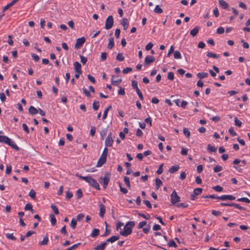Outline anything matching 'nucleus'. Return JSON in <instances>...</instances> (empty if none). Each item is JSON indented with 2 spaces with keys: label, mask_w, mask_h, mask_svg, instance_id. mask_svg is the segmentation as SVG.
I'll return each mask as SVG.
<instances>
[{
  "label": "nucleus",
  "mask_w": 250,
  "mask_h": 250,
  "mask_svg": "<svg viewBox=\"0 0 250 250\" xmlns=\"http://www.w3.org/2000/svg\"><path fill=\"white\" fill-rule=\"evenodd\" d=\"M200 29L199 27L198 26H195L193 29H192L190 32V34L193 37H195L198 34L199 30Z\"/></svg>",
  "instance_id": "nucleus-16"
},
{
  "label": "nucleus",
  "mask_w": 250,
  "mask_h": 250,
  "mask_svg": "<svg viewBox=\"0 0 250 250\" xmlns=\"http://www.w3.org/2000/svg\"><path fill=\"white\" fill-rule=\"evenodd\" d=\"M203 189L202 188H198L194 189L193 193L196 195H200L202 192Z\"/></svg>",
  "instance_id": "nucleus-38"
},
{
  "label": "nucleus",
  "mask_w": 250,
  "mask_h": 250,
  "mask_svg": "<svg viewBox=\"0 0 250 250\" xmlns=\"http://www.w3.org/2000/svg\"><path fill=\"white\" fill-rule=\"evenodd\" d=\"M131 85L133 89L136 90L138 88V83L136 81H132Z\"/></svg>",
  "instance_id": "nucleus-54"
},
{
  "label": "nucleus",
  "mask_w": 250,
  "mask_h": 250,
  "mask_svg": "<svg viewBox=\"0 0 250 250\" xmlns=\"http://www.w3.org/2000/svg\"><path fill=\"white\" fill-rule=\"evenodd\" d=\"M213 188L217 192H221L223 190V188L221 186L217 185Z\"/></svg>",
  "instance_id": "nucleus-57"
},
{
  "label": "nucleus",
  "mask_w": 250,
  "mask_h": 250,
  "mask_svg": "<svg viewBox=\"0 0 250 250\" xmlns=\"http://www.w3.org/2000/svg\"><path fill=\"white\" fill-rule=\"evenodd\" d=\"M111 108V105H109L104 111L103 116V119L104 120L106 118L107 113L108 111Z\"/></svg>",
  "instance_id": "nucleus-27"
},
{
  "label": "nucleus",
  "mask_w": 250,
  "mask_h": 250,
  "mask_svg": "<svg viewBox=\"0 0 250 250\" xmlns=\"http://www.w3.org/2000/svg\"><path fill=\"white\" fill-rule=\"evenodd\" d=\"M100 207V213L99 216L101 217H103L105 212V207L104 204H100L99 205Z\"/></svg>",
  "instance_id": "nucleus-15"
},
{
  "label": "nucleus",
  "mask_w": 250,
  "mask_h": 250,
  "mask_svg": "<svg viewBox=\"0 0 250 250\" xmlns=\"http://www.w3.org/2000/svg\"><path fill=\"white\" fill-rule=\"evenodd\" d=\"M76 225L77 221L74 218H73L71 221L70 226L73 229H75L76 227Z\"/></svg>",
  "instance_id": "nucleus-41"
},
{
  "label": "nucleus",
  "mask_w": 250,
  "mask_h": 250,
  "mask_svg": "<svg viewBox=\"0 0 250 250\" xmlns=\"http://www.w3.org/2000/svg\"><path fill=\"white\" fill-rule=\"evenodd\" d=\"M96 132V128L95 126H92L90 130V134L92 136H94Z\"/></svg>",
  "instance_id": "nucleus-59"
},
{
  "label": "nucleus",
  "mask_w": 250,
  "mask_h": 250,
  "mask_svg": "<svg viewBox=\"0 0 250 250\" xmlns=\"http://www.w3.org/2000/svg\"><path fill=\"white\" fill-rule=\"evenodd\" d=\"M171 198V203L173 205H175V204L179 202L180 201V198L178 195L177 192L175 190H173L170 195Z\"/></svg>",
  "instance_id": "nucleus-6"
},
{
  "label": "nucleus",
  "mask_w": 250,
  "mask_h": 250,
  "mask_svg": "<svg viewBox=\"0 0 250 250\" xmlns=\"http://www.w3.org/2000/svg\"><path fill=\"white\" fill-rule=\"evenodd\" d=\"M116 60L119 61H123L124 60V57L122 53H119L116 56Z\"/></svg>",
  "instance_id": "nucleus-44"
},
{
  "label": "nucleus",
  "mask_w": 250,
  "mask_h": 250,
  "mask_svg": "<svg viewBox=\"0 0 250 250\" xmlns=\"http://www.w3.org/2000/svg\"><path fill=\"white\" fill-rule=\"evenodd\" d=\"M216 199L222 201H225L227 200H233L235 199V198L234 196L231 195H223L221 196H217Z\"/></svg>",
  "instance_id": "nucleus-9"
},
{
  "label": "nucleus",
  "mask_w": 250,
  "mask_h": 250,
  "mask_svg": "<svg viewBox=\"0 0 250 250\" xmlns=\"http://www.w3.org/2000/svg\"><path fill=\"white\" fill-rule=\"evenodd\" d=\"M99 234V229H94L92 230V232L91 234V236L92 237H97Z\"/></svg>",
  "instance_id": "nucleus-29"
},
{
  "label": "nucleus",
  "mask_w": 250,
  "mask_h": 250,
  "mask_svg": "<svg viewBox=\"0 0 250 250\" xmlns=\"http://www.w3.org/2000/svg\"><path fill=\"white\" fill-rule=\"evenodd\" d=\"M113 23L114 20L113 16L111 15L109 16L106 19L104 27L105 29H106V30H109L111 29L113 25Z\"/></svg>",
  "instance_id": "nucleus-4"
},
{
  "label": "nucleus",
  "mask_w": 250,
  "mask_h": 250,
  "mask_svg": "<svg viewBox=\"0 0 250 250\" xmlns=\"http://www.w3.org/2000/svg\"><path fill=\"white\" fill-rule=\"evenodd\" d=\"M119 187L121 192H122L124 194H126L127 193V189L125 188L122 187L120 184H119Z\"/></svg>",
  "instance_id": "nucleus-58"
},
{
  "label": "nucleus",
  "mask_w": 250,
  "mask_h": 250,
  "mask_svg": "<svg viewBox=\"0 0 250 250\" xmlns=\"http://www.w3.org/2000/svg\"><path fill=\"white\" fill-rule=\"evenodd\" d=\"M207 56L209 58H218L219 57V55L216 54L213 52H209L207 53Z\"/></svg>",
  "instance_id": "nucleus-30"
},
{
  "label": "nucleus",
  "mask_w": 250,
  "mask_h": 250,
  "mask_svg": "<svg viewBox=\"0 0 250 250\" xmlns=\"http://www.w3.org/2000/svg\"><path fill=\"white\" fill-rule=\"evenodd\" d=\"M234 123H235V125L236 126L240 127L242 125V122L240 121H239L237 117H235L234 118Z\"/></svg>",
  "instance_id": "nucleus-49"
},
{
  "label": "nucleus",
  "mask_w": 250,
  "mask_h": 250,
  "mask_svg": "<svg viewBox=\"0 0 250 250\" xmlns=\"http://www.w3.org/2000/svg\"><path fill=\"white\" fill-rule=\"evenodd\" d=\"M232 207H234L237 208H238L240 210H245L246 209V208H245L244 207H243L241 206H240V205L239 204H235V203H232Z\"/></svg>",
  "instance_id": "nucleus-53"
},
{
  "label": "nucleus",
  "mask_w": 250,
  "mask_h": 250,
  "mask_svg": "<svg viewBox=\"0 0 250 250\" xmlns=\"http://www.w3.org/2000/svg\"><path fill=\"white\" fill-rule=\"evenodd\" d=\"M106 246V242H104L94 248V250H104Z\"/></svg>",
  "instance_id": "nucleus-19"
},
{
  "label": "nucleus",
  "mask_w": 250,
  "mask_h": 250,
  "mask_svg": "<svg viewBox=\"0 0 250 250\" xmlns=\"http://www.w3.org/2000/svg\"><path fill=\"white\" fill-rule=\"evenodd\" d=\"M219 3L222 8L227 9L229 7L228 3L224 0H219Z\"/></svg>",
  "instance_id": "nucleus-21"
},
{
  "label": "nucleus",
  "mask_w": 250,
  "mask_h": 250,
  "mask_svg": "<svg viewBox=\"0 0 250 250\" xmlns=\"http://www.w3.org/2000/svg\"><path fill=\"white\" fill-rule=\"evenodd\" d=\"M225 29L223 27H219L217 28L216 33L218 34H221L224 32Z\"/></svg>",
  "instance_id": "nucleus-56"
},
{
  "label": "nucleus",
  "mask_w": 250,
  "mask_h": 250,
  "mask_svg": "<svg viewBox=\"0 0 250 250\" xmlns=\"http://www.w3.org/2000/svg\"><path fill=\"white\" fill-rule=\"evenodd\" d=\"M4 139L3 143L7 144L9 146H10L12 148L15 149L16 150H19L20 148L15 143V142L12 141L11 139L8 138V137H3Z\"/></svg>",
  "instance_id": "nucleus-3"
},
{
  "label": "nucleus",
  "mask_w": 250,
  "mask_h": 250,
  "mask_svg": "<svg viewBox=\"0 0 250 250\" xmlns=\"http://www.w3.org/2000/svg\"><path fill=\"white\" fill-rule=\"evenodd\" d=\"M81 62L84 65L87 61V58L83 56H80Z\"/></svg>",
  "instance_id": "nucleus-61"
},
{
  "label": "nucleus",
  "mask_w": 250,
  "mask_h": 250,
  "mask_svg": "<svg viewBox=\"0 0 250 250\" xmlns=\"http://www.w3.org/2000/svg\"><path fill=\"white\" fill-rule=\"evenodd\" d=\"M24 209L25 210L31 211L32 213H34V210L33 209V206H32V204L30 203L26 204L24 207Z\"/></svg>",
  "instance_id": "nucleus-24"
},
{
  "label": "nucleus",
  "mask_w": 250,
  "mask_h": 250,
  "mask_svg": "<svg viewBox=\"0 0 250 250\" xmlns=\"http://www.w3.org/2000/svg\"><path fill=\"white\" fill-rule=\"evenodd\" d=\"M174 57L176 59H180L182 58V56L179 51H175L174 52Z\"/></svg>",
  "instance_id": "nucleus-36"
},
{
  "label": "nucleus",
  "mask_w": 250,
  "mask_h": 250,
  "mask_svg": "<svg viewBox=\"0 0 250 250\" xmlns=\"http://www.w3.org/2000/svg\"><path fill=\"white\" fill-rule=\"evenodd\" d=\"M229 133L232 135L233 136H235L237 135L236 133L234 131V129L232 127H231L229 129Z\"/></svg>",
  "instance_id": "nucleus-55"
},
{
  "label": "nucleus",
  "mask_w": 250,
  "mask_h": 250,
  "mask_svg": "<svg viewBox=\"0 0 250 250\" xmlns=\"http://www.w3.org/2000/svg\"><path fill=\"white\" fill-rule=\"evenodd\" d=\"M124 181H125L126 186L129 188H130L131 186H130V182H129V178L127 176L124 177Z\"/></svg>",
  "instance_id": "nucleus-37"
},
{
  "label": "nucleus",
  "mask_w": 250,
  "mask_h": 250,
  "mask_svg": "<svg viewBox=\"0 0 250 250\" xmlns=\"http://www.w3.org/2000/svg\"><path fill=\"white\" fill-rule=\"evenodd\" d=\"M121 24L123 26L124 29L126 30L128 28L129 25V22L127 19L125 18H123L121 21Z\"/></svg>",
  "instance_id": "nucleus-13"
},
{
  "label": "nucleus",
  "mask_w": 250,
  "mask_h": 250,
  "mask_svg": "<svg viewBox=\"0 0 250 250\" xmlns=\"http://www.w3.org/2000/svg\"><path fill=\"white\" fill-rule=\"evenodd\" d=\"M114 46V40L113 37H111L109 39V42L107 45V48L109 49H112Z\"/></svg>",
  "instance_id": "nucleus-20"
},
{
  "label": "nucleus",
  "mask_w": 250,
  "mask_h": 250,
  "mask_svg": "<svg viewBox=\"0 0 250 250\" xmlns=\"http://www.w3.org/2000/svg\"><path fill=\"white\" fill-rule=\"evenodd\" d=\"M29 112L31 115H35L37 114L38 113L39 110L36 109L35 107L33 106H30L29 108Z\"/></svg>",
  "instance_id": "nucleus-18"
},
{
  "label": "nucleus",
  "mask_w": 250,
  "mask_h": 250,
  "mask_svg": "<svg viewBox=\"0 0 250 250\" xmlns=\"http://www.w3.org/2000/svg\"><path fill=\"white\" fill-rule=\"evenodd\" d=\"M50 221H51V223L52 225L55 226L56 224L57 221H56V219L55 218L54 215H53V214H51L50 215Z\"/></svg>",
  "instance_id": "nucleus-31"
},
{
  "label": "nucleus",
  "mask_w": 250,
  "mask_h": 250,
  "mask_svg": "<svg viewBox=\"0 0 250 250\" xmlns=\"http://www.w3.org/2000/svg\"><path fill=\"white\" fill-rule=\"evenodd\" d=\"M106 158L107 156L102 154L98 160L96 167H102L106 162Z\"/></svg>",
  "instance_id": "nucleus-8"
},
{
  "label": "nucleus",
  "mask_w": 250,
  "mask_h": 250,
  "mask_svg": "<svg viewBox=\"0 0 250 250\" xmlns=\"http://www.w3.org/2000/svg\"><path fill=\"white\" fill-rule=\"evenodd\" d=\"M135 223L133 221H129L124 226V229L120 231V234L124 236H127L130 234L132 231V228L134 227Z\"/></svg>",
  "instance_id": "nucleus-1"
},
{
  "label": "nucleus",
  "mask_w": 250,
  "mask_h": 250,
  "mask_svg": "<svg viewBox=\"0 0 250 250\" xmlns=\"http://www.w3.org/2000/svg\"><path fill=\"white\" fill-rule=\"evenodd\" d=\"M120 239V236L119 235H114L111 236L110 238L107 239L105 242H111L113 243L116 241L119 240Z\"/></svg>",
  "instance_id": "nucleus-17"
},
{
  "label": "nucleus",
  "mask_w": 250,
  "mask_h": 250,
  "mask_svg": "<svg viewBox=\"0 0 250 250\" xmlns=\"http://www.w3.org/2000/svg\"><path fill=\"white\" fill-rule=\"evenodd\" d=\"M6 237L7 239L15 241L17 238L13 235V233H6Z\"/></svg>",
  "instance_id": "nucleus-34"
},
{
  "label": "nucleus",
  "mask_w": 250,
  "mask_h": 250,
  "mask_svg": "<svg viewBox=\"0 0 250 250\" xmlns=\"http://www.w3.org/2000/svg\"><path fill=\"white\" fill-rule=\"evenodd\" d=\"M197 76L198 78L202 79L208 77V74L206 72H199L197 73Z\"/></svg>",
  "instance_id": "nucleus-23"
},
{
  "label": "nucleus",
  "mask_w": 250,
  "mask_h": 250,
  "mask_svg": "<svg viewBox=\"0 0 250 250\" xmlns=\"http://www.w3.org/2000/svg\"><path fill=\"white\" fill-rule=\"evenodd\" d=\"M154 12L157 14H161L163 12V9L159 7V5H156L154 9Z\"/></svg>",
  "instance_id": "nucleus-32"
},
{
  "label": "nucleus",
  "mask_w": 250,
  "mask_h": 250,
  "mask_svg": "<svg viewBox=\"0 0 250 250\" xmlns=\"http://www.w3.org/2000/svg\"><path fill=\"white\" fill-rule=\"evenodd\" d=\"M93 108L94 110L96 111L99 109V102L97 101H94L92 105Z\"/></svg>",
  "instance_id": "nucleus-35"
},
{
  "label": "nucleus",
  "mask_w": 250,
  "mask_h": 250,
  "mask_svg": "<svg viewBox=\"0 0 250 250\" xmlns=\"http://www.w3.org/2000/svg\"><path fill=\"white\" fill-rule=\"evenodd\" d=\"M107 133V129H103L101 130L100 134L102 138V139H104V136L106 135Z\"/></svg>",
  "instance_id": "nucleus-46"
},
{
  "label": "nucleus",
  "mask_w": 250,
  "mask_h": 250,
  "mask_svg": "<svg viewBox=\"0 0 250 250\" xmlns=\"http://www.w3.org/2000/svg\"><path fill=\"white\" fill-rule=\"evenodd\" d=\"M163 164H161L159 167V168L157 169L156 173L158 174H161L163 172Z\"/></svg>",
  "instance_id": "nucleus-60"
},
{
  "label": "nucleus",
  "mask_w": 250,
  "mask_h": 250,
  "mask_svg": "<svg viewBox=\"0 0 250 250\" xmlns=\"http://www.w3.org/2000/svg\"><path fill=\"white\" fill-rule=\"evenodd\" d=\"M121 79H118L117 80L114 79V76H113L111 79V84L113 85H117L118 84L122 82Z\"/></svg>",
  "instance_id": "nucleus-22"
},
{
  "label": "nucleus",
  "mask_w": 250,
  "mask_h": 250,
  "mask_svg": "<svg viewBox=\"0 0 250 250\" xmlns=\"http://www.w3.org/2000/svg\"><path fill=\"white\" fill-rule=\"evenodd\" d=\"M81 245V243H79L73 245L71 247L68 248L65 250H73L76 249L79 245Z\"/></svg>",
  "instance_id": "nucleus-52"
},
{
  "label": "nucleus",
  "mask_w": 250,
  "mask_h": 250,
  "mask_svg": "<svg viewBox=\"0 0 250 250\" xmlns=\"http://www.w3.org/2000/svg\"><path fill=\"white\" fill-rule=\"evenodd\" d=\"M222 169V167L219 165L216 166L213 168L214 172L215 173H217V172H218L221 171Z\"/></svg>",
  "instance_id": "nucleus-47"
},
{
  "label": "nucleus",
  "mask_w": 250,
  "mask_h": 250,
  "mask_svg": "<svg viewBox=\"0 0 250 250\" xmlns=\"http://www.w3.org/2000/svg\"><path fill=\"white\" fill-rule=\"evenodd\" d=\"M167 79L169 80L172 81L174 79V73L172 72H170L168 73Z\"/></svg>",
  "instance_id": "nucleus-62"
},
{
  "label": "nucleus",
  "mask_w": 250,
  "mask_h": 250,
  "mask_svg": "<svg viewBox=\"0 0 250 250\" xmlns=\"http://www.w3.org/2000/svg\"><path fill=\"white\" fill-rule=\"evenodd\" d=\"M114 141L112 138V133H109L105 140V145L106 147L111 146L113 144Z\"/></svg>",
  "instance_id": "nucleus-7"
},
{
  "label": "nucleus",
  "mask_w": 250,
  "mask_h": 250,
  "mask_svg": "<svg viewBox=\"0 0 250 250\" xmlns=\"http://www.w3.org/2000/svg\"><path fill=\"white\" fill-rule=\"evenodd\" d=\"M48 236L46 235L44 237L42 241L41 242H40L39 243V245L40 246H41V245H46L47 244L48 242Z\"/></svg>",
  "instance_id": "nucleus-26"
},
{
  "label": "nucleus",
  "mask_w": 250,
  "mask_h": 250,
  "mask_svg": "<svg viewBox=\"0 0 250 250\" xmlns=\"http://www.w3.org/2000/svg\"><path fill=\"white\" fill-rule=\"evenodd\" d=\"M83 93L85 94V95L87 97H91V94H90V92L86 89V88H85V87H83Z\"/></svg>",
  "instance_id": "nucleus-64"
},
{
  "label": "nucleus",
  "mask_w": 250,
  "mask_h": 250,
  "mask_svg": "<svg viewBox=\"0 0 250 250\" xmlns=\"http://www.w3.org/2000/svg\"><path fill=\"white\" fill-rule=\"evenodd\" d=\"M83 192L81 189H79L76 192V196L77 198L80 199L83 196Z\"/></svg>",
  "instance_id": "nucleus-50"
},
{
  "label": "nucleus",
  "mask_w": 250,
  "mask_h": 250,
  "mask_svg": "<svg viewBox=\"0 0 250 250\" xmlns=\"http://www.w3.org/2000/svg\"><path fill=\"white\" fill-rule=\"evenodd\" d=\"M85 39L84 37L80 38L77 39L75 45V48L79 49L84 43Z\"/></svg>",
  "instance_id": "nucleus-10"
},
{
  "label": "nucleus",
  "mask_w": 250,
  "mask_h": 250,
  "mask_svg": "<svg viewBox=\"0 0 250 250\" xmlns=\"http://www.w3.org/2000/svg\"><path fill=\"white\" fill-rule=\"evenodd\" d=\"M146 224L147 223L146 221L140 222L138 224V229H140L143 228L146 225Z\"/></svg>",
  "instance_id": "nucleus-51"
},
{
  "label": "nucleus",
  "mask_w": 250,
  "mask_h": 250,
  "mask_svg": "<svg viewBox=\"0 0 250 250\" xmlns=\"http://www.w3.org/2000/svg\"><path fill=\"white\" fill-rule=\"evenodd\" d=\"M36 192L33 189H31L29 193V196L33 199L36 198Z\"/></svg>",
  "instance_id": "nucleus-40"
},
{
  "label": "nucleus",
  "mask_w": 250,
  "mask_h": 250,
  "mask_svg": "<svg viewBox=\"0 0 250 250\" xmlns=\"http://www.w3.org/2000/svg\"><path fill=\"white\" fill-rule=\"evenodd\" d=\"M183 133L184 135L188 138H189L190 137V132L188 128H184L183 129Z\"/></svg>",
  "instance_id": "nucleus-42"
},
{
  "label": "nucleus",
  "mask_w": 250,
  "mask_h": 250,
  "mask_svg": "<svg viewBox=\"0 0 250 250\" xmlns=\"http://www.w3.org/2000/svg\"><path fill=\"white\" fill-rule=\"evenodd\" d=\"M180 167L178 165L173 166L169 169V172L170 173H174L175 172L178 171Z\"/></svg>",
  "instance_id": "nucleus-25"
},
{
  "label": "nucleus",
  "mask_w": 250,
  "mask_h": 250,
  "mask_svg": "<svg viewBox=\"0 0 250 250\" xmlns=\"http://www.w3.org/2000/svg\"><path fill=\"white\" fill-rule=\"evenodd\" d=\"M237 200L238 202H245L246 203H250V200L246 197H242V198H238Z\"/></svg>",
  "instance_id": "nucleus-39"
},
{
  "label": "nucleus",
  "mask_w": 250,
  "mask_h": 250,
  "mask_svg": "<svg viewBox=\"0 0 250 250\" xmlns=\"http://www.w3.org/2000/svg\"><path fill=\"white\" fill-rule=\"evenodd\" d=\"M155 184L156 189H158L160 186L162 185L163 182L160 179L157 178L156 179Z\"/></svg>",
  "instance_id": "nucleus-28"
},
{
  "label": "nucleus",
  "mask_w": 250,
  "mask_h": 250,
  "mask_svg": "<svg viewBox=\"0 0 250 250\" xmlns=\"http://www.w3.org/2000/svg\"><path fill=\"white\" fill-rule=\"evenodd\" d=\"M86 182H87L90 186L93 187L96 189H100V187L99 183L92 177L89 176L86 181Z\"/></svg>",
  "instance_id": "nucleus-5"
},
{
  "label": "nucleus",
  "mask_w": 250,
  "mask_h": 250,
  "mask_svg": "<svg viewBox=\"0 0 250 250\" xmlns=\"http://www.w3.org/2000/svg\"><path fill=\"white\" fill-rule=\"evenodd\" d=\"M207 149L209 152H216V150H217L216 147H215V146H212L209 144L208 145Z\"/></svg>",
  "instance_id": "nucleus-33"
},
{
  "label": "nucleus",
  "mask_w": 250,
  "mask_h": 250,
  "mask_svg": "<svg viewBox=\"0 0 250 250\" xmlns=\"http://www.w3.org/2000/svg\"><path fill=\"white\" fill-rule=\"evenodd\" d=\"M51 208L55 214L57 215L59 213V211L56 206L52 205Z\"/></svg>",
  "instance_id": "nucleus-43"
},
{
  "label": "nucleus",
  "mask_w": 250,
  "mask_h": 250,
  "mask_svg": "<svg viewBox=\"0 0 250 250\" xmlns=\"http://www.w3.org/2000/svg\"><path fill=\"white\" fill-rule=\"evenodd\" d=\"M107 53L105 52H102L101 55V60L102 61H104L107 58Z\"/></svg>",
  "instance_id": "nucleus-48"
},
{
  "label": "nucleus",
  "mask_w": 250,
  "mask_h": 250,
  "mask_svg": "<svg viewBox=\"0 0 250 250\" xmlns=\"http://www.w3.org/2000/svg\"><path fill=\"white\" fill-rule=\"evenodd\" d=\"M110 180V174L106 172L104 177H100L99 182L103 185L104 189H106Z\"/></svg>",
  "instance_id": "nucleus-2"
},
{
  "label": "nucleus",
  "mask_w": 250,
  "mask_h": 250,
  "mask_svg": "<svg viewBox=\"0 0 250 250\" xmlns=\"http://www.w3.org/2000/svg\"><path fill=\"white\" fill-rule=\"evenodd\" d=\"M155 60V58L153 56H147L145 60V65L147 66L150 63L154 62Z\"/></svg>",
  "instance_id": "nucleus-11"
},
{
  "label": "nucleus",
  "mask_w": 250,
  "mask_h": 250,
  "mask_svg": "<svg viewBox=\"0 0 250 250\" xmlns=\"http://www.w3.org/2000/svg\"><path fill=\"white\" fill-rule=\"evenodd\" d=\"M168 246L170 247H173L174 248H176L177 247V244L173 240H170L169 241V242L168 243Z\"/></svg>",
  "instance_id": "nucleus-45"
},
{
  "label": "nucleus",
  "mask_w": 250,
  "mask_h": 250,
  "mask_svg": "<svg viewBox=\"0 0 250 250\" xmlns=\"http://www.w3.org/2000/svg\"><path fill=\"white\" fill-rule=\"evenodd\" d=\"M12 170V167L10 165H7L6 166L5 173L6 174H9Z\"/></svg>",
  "instance_id": "nucleus-63"
},
{
  "label": "nucleus",
  "mask_w": 250,
  "mask_h": 250,
  "mask_svg": "<svg viewBox=\"0 0 250 250\" xmlns=\"http://www.w3.org/2000/svg\"><path fill=\"white\" fill-rule=\"evenodd\" d=\"M19 0H13L10 3L7 4L6 6H5L2 9V12H4L5 11L8 10L10 7L14 5L16 3H17Z\"/></svg>",
  "instance_id": "nucleus-14"
},
{
  "label": "nucleus",
  "mask_w": 250,
  "mask_h": 250,
  "mask_svg": "<svg viewBox=\"0 0 250 250\" xmlns=\"http://www.w3.org/2000/svg\"><path fill=\"white\" fill-rule=\"evenodd\" d=\"M74 67V70L75 72H78L79 73H82V71L81 69V64L78 62H76L73 64Z\"/></svg>",
  "instance_id": "nucleus-12"
}]
</instances>
